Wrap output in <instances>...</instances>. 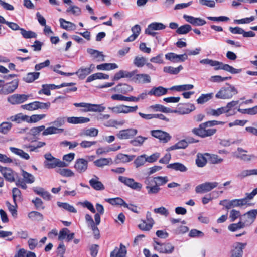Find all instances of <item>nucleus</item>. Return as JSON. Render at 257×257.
I'll return each mask as SVG.
<instances>
[{"mask_svg":"<svg viewBox=\"0 0 257 257\" xmlns=\"http://www.w3.org/2000/svg\"><path fill=\"white\" fill-rule=\"evenodd\" d=\"M239 103V101H232L228 102L225 106L221 107L217 109H211L208 114L210 115L218 117L221 114L226 113L227 116H230L236 113L234 108Z\"/></svg>","mask_w":257,"mask_h":257,"instance_id":"1","label":"nucleus"},{"mask_svg":"<svg viewBox=\"0 0 257 257\" xmlns=\"http://www.w3.org/2000/svg\"><path fill=\"white\" fill-rule=\"evenodd\" d=\"M209 127L205 122L199 124L197 128H194L192 132L194 135L201 138L210 137L214 135L216 132V129L214 128H209Z\"/></svg>","mask_w":257,"mask_h":257,"instance_id":"2","label":"nucleus"},{"mask_svg":"<svg viewBox=\"0 0 257 257\" xmlns=\"http://www.w3.org/2000/svg\"><path fill=\"white\" fill-rule=\"evenodd\" d=\"M153 246L155 250L161 253L171 254L174 250V246L171 243H161L155 238H153Z\"/></svg>","mask_w":257,"mask_h":257,"instance_id":"3","label":"nucleus"},{"mask_svg":"<svg viewBox=\"0 0 257 257\" xmlns=\"http://www.w3.org/2000/svg\"><path fill=\"white\" fill-rule=\"evenodd\" d=\"M238 93L237 89L234 86L229 85L227 87H222L216 94L215 97L217 99H229L234 95Z\"/></svg>","mask_w":257,"mask_h":257,"instance_id":"4","label":"nucleus"},{"mask_svg":"<svg viewBox=\"0 0 257 257\" xmlns=\"http://www.w3.org/2000/svg\"><path fill=\"white\" fill-rule=\"evenodd\" d=\"M18 85V79H14L9 83H4L0 89V95H6L13 93L17 89Z\"/></svg>","mask_w":257,"mask_h":257,"instance_id":"5","label":"nucleus"},{"mask_svg":"<svg viewBox=\"0 0 257 257\" xmlns=\"http://www.w3.org/2000/svg\"><path fill=\"white\" fill-rule=\"evenodd\" d=\"M108 109L112 111V112L119 113H129L136 112L138 109L137 105L135 106H128L124 105H121L114 107H109Z\"/></svg>","mask_w":257,"mask_h":257,"instance_id":"6","label":"nucleus"},{"mask_svg":"<svg viewBox=\"0 0 257 257\" xmlns=\"http://www.w3.org/2000/svg\"><path fill=\"white\" fill-rule=\"evenodd\" d=\"M218 185L217 182H206L204 183L197 185L195 188L196 193H203L208 192Z\"/></svg>","mask_w":257,"mask_h":257,"instance_id":"7","label":"nucleus"},{"mask_svg":"<svg viewBox=\"0 0 257 257\" xmlns=\"http://www.w3.org/2000/svg\"><path fill=\"white\" fill-rule=\"evenodd\" d=\"M154 223L151 213L148 211L146 213V220H142L138 225V227L143 231H149L152 228Z\"/></svg>","mask_w":257,"mask_h":257,"instance_id":"8","label":"nucleus"},{"mask_svg":"<svg viewBox=\"0 0 257 257\" xmlns=\"http://www.w3.org/2000/svg\"><path fill=\"white\" fill-rule=\"evenodd\" d=\"M118 180L134 190L140 191L142 187V185L141 183L135 182L133 178L124 176H119L118 177Z\"/></svg>","mask_w":257,"mask_h":257,"instance_id":"9","label":"nucleus"},{"mask_svg":"<svg viewBox=\"0 0 257 257\" xmlns=\"http://www.w3.org/2000/svg\"><path fill=\"white\" fill-rule=\"evenodd\" d=\"M166 26L162 23L153 22L149 24L147 28L145 29V34H148L152 36H155L157 34L154 32L155 30H161L165 29Z\"/></svg>","mask_w":257,"mask_h":257,"instance_id":"10","label":"nucleus"},{"mask_svg":"<svg viewBox=\"0 0 257 257\" xmlns=\"http://www.w3.org/2000/svg\"><path fill=\"white\" fill-rule=\"evenodd\" d=\"M29 97L28 95L15 94L9 96L7 101L12 105H16L24 102Z\"/></svg>","mask_w":257,"mask_h":257,"instance_id":"11","label":"nucleus"},{"mask_svg":"<svg viewBox=\"0 0 257 257\" xmlns=\"http://www.w3.org/2000/svg\"><path fill=\"white\" fill-rule=\"evenodd\" d=\"M246 243L235 242L231 250V257H242L243 249L246 246Z\"/></svg>","mask_w":257,"mask_h":257,"instance_id":"12","label":"nucleus"},{"mask_svg":"<svg viewBox=\"0 0 257 257\" xmlns=\"http://www.w3.org/2000/svg\"><path fill=\"white\" fill-rule=\"evenodd\" d=\"M255 219V214L251 210H249L242 215L240 218V220L245 227L250 226L254 222Z\"/></svg>","mask_w":257,"mask_h":257,"instance_id":"13","label":"nucleus"},{"mask_svg":"<svg viewBox=\"0 0 257 257\" xmlns=\"http://www.w3.org/2000/svg\"><path fill=\"white\" fill-rule=\"evenodd\" d=\"M247 151L241 148H238L237 151L235 153V156L244 161L249 162L257 159V156L254 154H246Z\"/></svg>","mask_w":257,"mask_h":257,"instance_id":"14","label":"nucleus"},{"mask_svg":"<svg viewBox=\"0 0 257 257\" xmlns=\"http://www.w3.org/2000/svg\"><path fill=\"white\" fill-rule=\"evenodd\" d=\"M151 134L152 136L159 139L163 143L168 142L171 138L169 133L160 130H152Z\"/></svg>","mask_w":257,"mask_h":257,"instance_id":"15","label":"nucleus"},{"mask_svg":"<svg viewBox=\"0 0 257 257\" xmlns=\"http://www.w3.org/2000/svg\"><path fill=\"white\" fill-rule=\"evenodd\" d=\"M136 71H134V75L132 81L136 83H149L151 82L150 76L147 74H136Z\"/></svg>","mask_w":257,"mask_h":257,"instance_id":"16","label":"nucleus"},{"mask_svg":"<svg viewBox=\"0 0 257 257\" xmlns=\"http://www.w3.org/2000/svg\"><path fill=\"white\" fill-rule=\"evenodd\" d=\"M88 162L83 158H79L76 160L74 167L79 173L85 172L88 168Z\"/></svg>","mask_w":257,"mask_h":257,"instance_id":"17","label":"nucleus"},{"mask_svg":"<svg viewBox=\"0 0 257 257\" xmlns=\"http://www.w3.org/2000/svg\"><path fill=\"white\" fill-rule=\"evenodd\" d=\"M44 164L45 167L49 169L54 168L56 167H66L68 166V163L57 158L51 160V161H45Z\"/></svg>","mask_w":257,"mask_h":257,"instance_id":"18","label":"nucleus"},{"mask_svg":"<svg viewBox=\"0 0 257 257\" xmlns=\"http://www.w3.org/2000/svg\"><path fill=\"white\" fill-rule=\"evenodd\" d=\"M137 133L138 131L135 128H128L120 131L117 136L120 139H128L135 136Z\"/></svg>","mask_w":257,"mask_h":257,"instance_id":"19","label":"nucleus"},{"mask_svg":"<svg viewBox=\"0 0 257 257\" xmlns=\"http://www.w3.org/2000/svg\"><path fill=\"white\" fill-rule=\"evenodd\" d=\"M165 58L173 62H183L187 59V54L177 55L174 53H169L165 55Z\"/></svg>","mask_w":257,"mask_h":257,"instance_id":"20","label":"nucleus"},{"mask_svg":"<svg viewBox=\"0 0 257 257\" xmlns=\"http://www.w3.org/2000/svg\"><path fill=\"white\" fill-rule=\"evenodd\" d=\"M183 18L187 22L194 26H203L206 23V21L200 18H195L193 16H189L186 14L183 15Z\"/></svg>","mask_w":257,"mask_h":257,"instance_id":"21","label":"nucleus"},{"mask_svg":"<svg viewBox=\"0 0 257 257\" xmlns=\"http://www.w3.org/2000/svg\"><path fill=\"white\" fill-rule=\"evenodd\" d=\"M135 156L132 155H128L122 153L118 154L114 160L116 164L126 163L132 161L135 158Z\"/></svg>","mask_w":257,"mask_h":257,"instance_id":"22","label":"nucleus"},{"mask_svg":"<svg viewBox=\"0 0 257 257\" xmlns=\"http://www.w3.org/2000/svg\"><path fill=\"white\" fill-rule=\"evenodd\" d=\"M168 89L162 86L154 87L149 92V95L160 97L167 94Z\"/></svg>","mask_w":257,"mask_h":257,"instance_id":"23","label":"nucleus"},{"mask_svg":"<svg viewBox=\"0 0 257 257\" xmlns=\"http://www.w3.org/2000/svg\"><path fill=\"white\" fill-rule=\"evenodd\" d=\"M89 183L91 187L96 190H103L105 189L104 185L99 181V178L96 175L93 176Z\"/></svg>","mask_w":257,"mask_h":257,"instance_id":"24","label":"nucleus"},{"mask_svg":"<svg viewBox=\"0 0 257 257\" xmlns=\"http://www.w3.org/2000/svg\"><path fill=\"white\" fill-rule=\"evenodd\" d=\"M134 75V71L129 72L125 70H120L114 76L113 80L117 81L122 78H130L132 80V77Z\"/></svg>","mask_w":257,"mask_h":257,"instance_id":"25","label":"nucleus"},{"mask_svg":"<svg viewBox=\"0 0 257 257\" xmlns=\"http://www.w3.org/2000/svg\"><path fill=\"white\" fill-rule=\"evenodd\" d=\"M126 249L125 246L120 244V248L116 247L111 253L110 257H126Z\"/></svg>","mask_w":257,"mask_h":257,"instance_id":"26","label":"nucleus"},{"mask_svg":"<svg viewBox=\"0 0 257 257\" xmlns=\"http://www.w3.org/2000/svg\"><path fill=\"white\" fill-rule=\"evenodd\" d=\"M67 121L69 123L76 124L88 122L90 119L84 117L72 116L67 117Z\"/></svg>","mask_w":257,"mask_h":257,"instance_id":"27","label":"nucleus"},{"mask_svg":"<svg viewBox=\"0 0 257 257\" xmlns=\"http://www.w3.org/2000/svg\"><path fill=\"white\" fill-rule=\"evenodd\" d=\"M2 174L7 181L10 182L15 181V173L10 168L5 167Z\"/></svg>","mask_w":257,"mask_h":257,"instance_id":"28","label":"nucleus"},{"mask_svg":"<svg viewBox=\"0 0 257 257\" xmlns=\"http://www.w3.org/2000/svg\"><path fill=\"white\" fill-rule=\"evenodd\" d=\"M95 166L98 167H103L105 166L110 165L113 164L111 158H101L93 162Z\"/></svg>","mask_w":257,"mask_h":257,"instance_id":"29","label":"nucleus"},{"mask_svg":"<svg viewBox=\"0 0 257 257\" xmlns=\"http://www.w3.org/2000/svg\"><path fill=\"white\" fill-rule=\"evenodd\" d=\"M245 200L241 199H235L229 201V204L226 206V209H229L233 207H241L246 205Z\"/></svg>","mask_w":257,"mask_h":257,"instance_id":"30","label":"nucleus"},{"mask_svg":"<svg viewBox=\"0 0 257 257\" xmlns=\"http://www.w3.org/2000/svg\"><path fill=\"white\" fill-rule=\"evenodd\" d=\"M167 168L181 172H185L188 170V168L186 166L179 162L169 164L167 166Z\"/></svg>","mask_w":257,"mask_h":257,"instance_id":"31","label":"nucleus"},{"mask_svg":"<svg viewBox=\"0 0 257 257\" xmlns=\"http://www.w3.org/2000/svg\"><path fill=\"white\" fill-rule=\"evenodd\" d=\"M64 129L62 128L56 127L54 126H50L46 128H44L42 133L43 136H47L49 135L57 134L63 133Z\"/></svg>","mask_w":257,"mask_h":257,"instance_id":"32","label":"nucleus"},{"mask_svg":"<svg viewBox=\"0 0 257 257\" xmlns=\"http://www.w3.org/2000/svg\"><path fill=\"white\" fill-rule=\"evenodd\" d=\"M133 87L127 84H119L117 85L114 90L122 94H126L133 90Z\"/></svg>","mask_w":257,"mask_h":257,"instance_id":"33","label":"nucleus"},{"mask_svg":"<svg viewBox=\"0 0 257 257\" xmlns=\"http://www.w3.org/2000/svg\"><path fill=\"white\" fill-rule=\"evenodd\" d=\"M109 75L102 73L98 72L89 76L86 79V82H91L96 79H108Z\"/></svg>","mask_w":257,"mask_h":257,"instance_id":"34","label":"nucleus"},{"mask_svg":"<svg viewBox=\"0 0 257 257\" xmlns=\"http://www.w3.org/2000/svg\"><path fill=\"white\" fill-rule=\"evenodd\" d=\"M61 27L67 31L74 30L76 29V25L69 21H67L63 18L59 19Z\"/></svg>","mask_w":257,"mask_h":257,"instance_id":"35","label":"nucleus"},{"mask_svg":"<svg viewBox=\"0 0 257 257\" xmlns=\"http://www.w3.org/2000/svg\"><path fill=\"white\" fill-rule=\"evenodd\" d=\"M251 175H257V168L242 170L237 174V177L240 179H242L245 177Z\"/></svg>","mask_w":257,"mask_h":257,"instance_id":"36","label":"nucleus"},{"mask_svg":"<svg viewBox=\"0 0 257 257\" xmlns=\"http://www.w3.org/2000/svg\"><path fill=\"white\" fill-rule=\"evenodd\" d=\"M10 151L14 154L20 156L21 158L28 160L30 158L29 154L25 152L23 150L15 148L13 147H10Z\"/></svg>","mask_w":257,"mask_h":257,"instance_id":"37","label":"nucleus"},{"mask_svg":"<svg viewBox=\"0 0 257 257\" xmlns=\"http://www.w3.org/2000/svg\"><path fill=\"white\" fill-rule=\"evenodd\" d=\"M40 76L39 72H30L23 78V80L27 83H32L37 79Z\"/></svg>","mask_w":257,"mask_h":257,"instance_id":"38","label":"nucleus"},{"mask_svg":"<svg viewBox=\"0 0 257 257\" xmlns=\"http://www.w3.org/2000/svg\"><path fill=\"white\" fill-rule=\"evenodd\" d=\"M87 52L94 58H99L98 59V61H104L105 60L104 56L101 52L91 48L87 49Z\"/></svg>","mask_w":257,"mask_h":257,"instance_id":"39","label":"nucleus"},{"mask_svg":"<svg viewBox=\"0 0 257 257\" xmlns=\"http://www.w3.org/2000/svg\"><path fill=\"white\" fill-rule=\"evenodd\" d=\"M204 155L208 156V153L205 154L204 155L198 153L197 155V158L196 159V164L199 167H203L207 163V159Z\"/></svg>","mask_w":257,"mask_h":257,"instance_id":"40","label":"nucleus"},{"mask_svg":"<svg viewBox=\"0 0 257 257\" xmlns=\"http://www.w3.org/2000/svg\"><path fill=\"white\" fill-rule=\"evenodd\" d=\"M118 67V66L116 63H103L96 66L97 69L100 70H110Z\"/></svg>","mask_w":257,"mask_h":257,"instance_id":"41","label":"nucleus"},{"mask_svg":"<svg viewBox=\"0 0 257 257\" xmlns=\"http://www.w3.org/2000/svg\"><path fill=\"white\" fill-rule=\"evenodd\" d=\"M194 85L192 84H184L181 85L173 86L170 88L171 90H176L178 92L187 91L192 89Z\"/></svg>","mask_w":257,"mask_h":257,"instance_id":"42","label":"nucleus"},{"mask_svg":"<svg viewBox=\"0 0 257 257\" xmlns=\"http://www.w3.org/2000/svg\"><path fill=\"white\" fill-rule=\"evenodd\" d=\"M182 65L179 66L178 67L174 68L172 66H165L163 68V71L165 73H168L171 74H177L180 71L183 69Z\"/></svg>","mask_w":257,"mask_h":257,"instance_id":"43","label":"nucleus"},{"mask_svg":"<svg viewBox=\"0 0 257 257\" xmlns=\"http://www.w3.org/2000/svg\"><path fill=\"white\" fill-rule=\"evenodd\" d=\"M98 133V130L95 128H90L83 130L80 134L81 136L96 137Z\"/></svg>","mask_w":257,"mask_h":257,"instance_id":"44","label":"nucleus"},{"mask_svg":"<svg viewBox=\"0 0 257 257\" xmlns=\"http://www.w3.org/2000/svg\"><path fill=\"white\" fill-rule=\"evenodd\" d=\"M213 93H210L207 94H202L197 99L196 101L198 104H202L211 99L213 97Z\"/></svg>","mask_w":257,"mask_h":257,"instance_id":"45","label":"nucleus"},{"mask_svg":"<svg viewBox=\"0 0 257 257\" xmlns=\"http://www.w3.org/2000/svg\"><path fill=\"white\" fill-rule=\"evenodd\" d=\"M56 172L62 176L66 177H73L75 175L74 173L69 169L58 168L56 170Z\"/></svg>","mask_w":257,"mask_h":257,"instance_id":"46","label":"nucleus"},{"mask_svg":"<svg viewBox=\"0 0 257 257\" xmlns=\"http://www.w3.org/2000/svg\"><path fill=\"white\" fill-rule=\"evenodd\" d=\"M28 217L33 221H40L43 220V215L37 211H31L28 214Z\"/></svg>","mask_w":257,"mask_h":257,"instance_id":"47","label":"nucleus"},{"mask_svg":"<svg viewBox=\"0 0 257 257\" xmlns=\"http://www.w3.org/2000/svg\"><path fill=\"white\" fill-rule=\"evenodd\" d=\"M105 201L112 205H121L124 206L125 201L119 197L105 199Z\"/></svg>","mask_w":257,"mask_h":257,"instance_id":"48","label":"nucleus"},{"mask_svg":"<svg viewBox=\"0 0 257 257\" xmlns=\"http://www.w3.org/2000/svg\"><path fill=\"white\" fill-rule=\"evenodd\" d=\"M27 119H28V116L24 115L21 113L12 116L9 118L12 121L16 122L18 123H20L22 121H26L27 120Z\"/></svg>","mask_w":257,"mask_h":257,"instance_id":"49","label":"nucleus"},{"mask_svg":"<svg viewBox=\"0 0 257 257\" xmlns=\"http://www.w3.org/2000/svg\"><path fill=\"white\" fill-rule=\"evenodd\" d=\"M91 73L90 71L88 68L81 67L75 72L78 77L81 79H84L87 75Z\"/></svg>","mask_w":257,"mask_h":257,"instance_id":"50","label":"nucleus"},{"mask_svg":"<svg viewBox=\"0 0 257 257\" xmlns=\"http://www.w3.org/2000/svg\"><path fill=\"white\" fill-rule=\"evenodd\" d=\"M22 175L23 177L25 182L26 183L31 184L35 181L34 176L32 174L23 170H22Z\"/></svg>","mask_w":257,"mask_h":257,"instance_id":"51","label":"nucleus"},{"mask_svg":"<svg viewBox=\"0 0 257 257\" xmlns=\"http://www.w3.org/2000/svg\"><path fill=\"white\" fill-rule=\"evenodd\" d=\"M221 68H222L221 69L229 72L232 74L239 73L242 71L241 69H235L228 64H223V63H222V67Z\"/></svg>","mask_w":257,"mask_h":257,"instance_id":"52","label":"nucleus"},{"mask_svg":"<svg viewBox=\"0 0 257 257\" xmlns=\"http://www.w3.org/2000/svg\"><path fill=\"white\" fill-rule=\"evenodd\" d=\"M153 182L158 186H162L167 183L168 178L167 176H157L153 178Z\"/></svg>","mask_w":257,"mask_h":257,"instance_id":"53","label":"nucleus"},{"mask_svg":"<svg viewBox=\"0 0 257 257\" xmlns=\"http://www.w3.org/2000/svg\"><path fill=\"white\" fill-rule=\"evenodd\" d=\"M256 194L257 188L253 189L251 193H247L245 194V197L243 198V199L245 200L246 206H250L252 205V204L249 203V202L252 200Z\"/></svg>","mask_w":257,"mask_h":257,"instance_id":"54","label":"nucleus"},{"mask_svg":"<svg viewBox=\"0 0 257 257\" xmlns=\"http://www.w3.org/2000/svg\"><path fill=\"white\" fill-rule=\"evenodd\" d=\"M147 139V138L141 136H137L134 139L130 141V143L134 146H142L144 141Z\"/></svg>","mask_w":257,"mask_h":257,"instance_id":"55","label":"nucleus"},{"mask_svg":"<svg viewBox=\"0 0 257 257\" xmlns=\"http://www.w3.org/2000/svg\"><path fill=\"white\" fill-rule=\"evenodd\" d=\"M12 124L9 122H3L0 124V133L7 134L12 127Z\"/></svg>","mask_w":257,"mask_h":257,"instance_id":"56","label":"nucleus"},{"mask_svg":"<svg viewBox=\"0 0 257 257\" xmlns=\"http://www.w3.org/2000/svg\"><path fill=\"white\" fill-rule=\"evenodd\" d=\"M46 117V114H34L32 115L31 116L29 117L28 116L27 120L26 122L29 123H35L37 122L41 119L44 118Z\"/></svg>","mask_w":257,"mask_h":257,"instance_id":"57","label":"nucleus"},{"mask_svg":"<svg viewBox=\"0 0 257 257\" xmlns=\"http://www.w3.org/2000/svg\"><path fill=\"white\" fill-rule=\"evenodd\" d=\"M244 225L242 224L241 221L236 223H232L228 225V229L231 232H235L241 229L244 228Z\"/></svg>","mask_w":257,"mask_h":257,"instance_id":"58","label":"nucleus"},{"mask_svg":"<svg viewBox=\"0 0 257 257\" xmlns=\"http://www.w3.org/2000/svg\"><path fill=\"white\" fill-rule=\"evenodd\" d=\"M147 59L144 57L136 56L133 61L134 64L137 67H142L146 64Z\"/></svg>","mask_w":257,"mask_h":257,"instance_id":"59","label":"nucleus"},{"mask_svg":"<svg viewBox=\"0 0 257 257\" xmlns=\"http://www.w3.org/2000/svg\"><path fill=\"white\" fill-rule=\"evenodd\" d=\"M192 30L191 26L188 24L181 26L178 28L176 32L178 34H186Z\"/></svg>","mask_w":257,"mask_h":257,"instance_id":"60","label":"nucleus"},{"mask_svg":"<svg viewBox=\"0 0 257 257\" xmlns=\"http://www.w3.org/2000/svg\"><path fill=\"white\" fill-rule=\"evenodd\" d=\"M59 207H61L70 212L76 213L77 210L72 206L67 203L57 202Z\"/></svg>","mask_w":257,"mask_h":257,"instance_id":"61","label":"nucleus"},{"mask_svg":"<svg viewBox=\"0 0 257 257\" xmlns=\"http://www.w3.org/2000/svg\"><path fill=\"white\" fill-rule=\"evenodd\" d=\"M147 162L146 155H142L138 156L134 161V163L136 168L143 165Z\"/></svg>","mask_w":257,"mask_h":257,"instance_id":"62","label":"nucleus"},{"mask_svg":"<svg viewBox=\"0 0 257 257\" xmlns=\"http://www.w3.org/2000/svg\"><path fill=\"white\" fill-rule=\"evenodd\" d=\"M66 119L67 118L65 117H58L51 124H53L56 127L60 128L64 125Z\"/></svg>","mask_w":257,"mask_h":257,"instance_id":"63","label":"nucleus"},{"mask_svg":"<svg viewBox=\"0 0 257 257\" xmlns=\"http://www.w3.org/2000/svg\"><path fill=\"white\" fill-rule=\"evenodd\" d=\"M21 34L26 39L37 37V34L35 32L32 31H27L23 28L21 29Z\"/></svg>","mask_w":257,"mask_h":257,"instance_id":"64","label":"nucleus"}]
</instances>
